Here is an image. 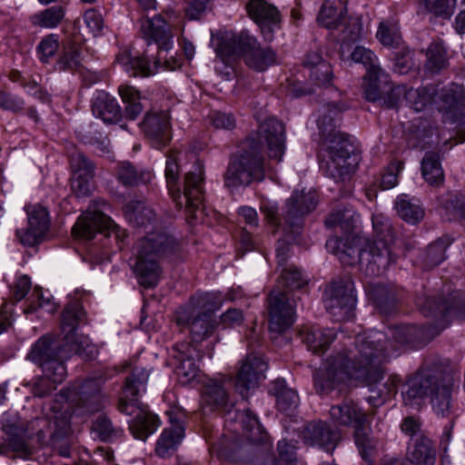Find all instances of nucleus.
<instances>
[{
  "label": "nucleus",
  "mask_w": 465,
  "mask_h": 465,
  "mask_svg": "<svg viewBox=\"0 0 465 465\" xmlns=\"http://www.w3.org/2000/svg\"><path fill=\"white\" fill-rule=\"evenodd\" d=\"M460 381V371L450 362H441L418 372L407 382V389L402 391L406 405L424 396L430 398L434 413L441 418H452L458 409L453 396Z\"/></svg>",
  "instance_id": "nucleus-4"
},
{
  "label": "nucleus",
  "mask_w": 465,
  "mask_h": 465,
  "mask_svg": "<svg viewBox=\"0 0 465 465\" xmlns=\"http://www.w3.org/2000/svg\"><path fill=\"white\" fill-rule=\"evenodd\" d=\"M223 302L220 294L214 292H205L193 296L189 302L181 306L175 312L177 324H188L195 312L213 314L218 310Z\"/></svg>",
  "instance_id": "nucleus-25"
},
{
  "label": "nucleus",
  "mask_w": 465,
  "mask_h": 465,
  "mask_svg": "<svg viewBox=\"0 0 465 465\" xmlns=\"http://www.w3.org/2000/svg\"><path fill=\"white\" fill-rule=\"evenodd\" d=\"M59 42L54 35H50L42 39L37 46L41 62L45 64L48 63L49 59L57 52Z\"/></svg>",
  "instance_id": "nucleus-61"
},
{
  "label": "nucleus",
  "mask_w": 465,
  "mask_h": 465,
  "mask_svg": "<svg viewBox=\"0 0 465 465\" xmlns=\"http://www.w3.org/2000/svg\"><path fill=\"white\" fill-rule=\"evenodd\" d=\"M94 175L74 174L71 188L76 197H85L91 193L92 180Z\"/></svg>",
  "instance_id": "nucleus-62"
},
{
  "label": "nucleus",
  "mask_w": 465,
  "mask_h": 465,
  "mask_svg": "<svg viewBox=\"0 0 465 465\" xmlns=\"http://www.w3.org/2000/svg\"><path fill=\"white\" fill-rule=\"evenodd\" d=\"M70 164L74 174L94 175V163L82 152L70 154Z\"/></svg>",
  "instance_id": "nucleus-56"
},
{
  "label": "nucleus",
  "mask_w": 465,
  "mask_h": 465,
  "mask_svg": "<svg viewBox=\"0 0 465 465\" xmlns=\"http://www.w3.org/2000/svg\"><path fill=\"white\" fill-rule=\"evenodd\" d=\"M116 178L123 185L134 187L147 183L151 180V173L130 162H122L117 166Z\"/></svg>",
  "instance_id": "nucleus-39"
},
{
  "label": "nucleus",
  "mask_w": 465,
  "mask_h": 465,
  "mask_svg": "<svg viewBox=\"0 0 465 465\" xmlns=\"http://www.w3.org/2000/svg\"><path fill=\"white\" fill-rule=\"evenodd\" d=\"M346 7L341 0H326L319 12L317 21L328 29H338L346 16Z\"/></svg>",
  "instance_id": "nucleus-34"
},
{
  "label": "nucleus",
  "mask_w": 465,
  "mask_h": 465,
  "mask_svg": "<svg viewBox=\"0 0 465 465\" xmlns=\"http://www.w3.org/2000/svg\"><path fill=\"white\" fill-rule=\"evenodd\" d=\"M325 246L343 265L359 264L361 269L364 247L361 246L360 239L349 235L345 238L332 237L327 240Z\"/></svg>",
  "instance_id": "nucleus-26"
},
{
  "label": "nucleus",
  "mask_w": 465,
  "mask_h": 465,
  "mask_svg": "<svg viewBox=\"0 0 465 465\" xmlns=\"http://www.w3.org/2000/svg\"><path fill=\"white\" fill-rule=\"evenodd\" d=\"M202 399L203 408H209L210 411L223 410L231 414L232 411L233 403L229 400L223 381L210 380L203 389Z\"/></svg>",
  "instance_id": "nucleus-31"
},
{
  "label": "nucleus",
  "mask_w": 465,
  "mask_h": 465,
  "mask_svg": "<svg viewBox=\"0 0 465 465\" xmlns=\"http://www.w3.org/2000/svg\"><path fill=\"white\" fill-rule=\"evenodd\" d=\"M81 48L75 44H68L64 46L56 64L55 70L60 72H75L82 67Z\"/></svg>",
  "instance_id": "nucleus-45"
},
{
  "label": "nucleus",
  "mask_w": 465,
  "mask_h": 465,
  "mask_svg": "<svg viewBox=\"0 0 465 465\" xmlns=\"http://www.w3.org/2000/svg\"><path fill=\"white\" fill-rule=\"evenodd\" d=\"M364 82L365 98L369 102L380 104L386 89L389 88V74L382 69L372 67L364 76Z\"/></svg>",
  "instance_id": "nucleus-32"
},
{
  "label": "nucleus",
  "mask_w": 465,
  "mask_h": 465,
  "mask_svg": "<svg viewBox=\"0 0 465 465\" xmlns=\"http://www.w3.org/2000/svg\"><path fill=\"white\" fill-rule=\"evenodd\" d=\"M150 371L144 367L135 366L125 378L122 396L119 399L118 411L131 417L129 430L132 435L145 440L160 425L159 418L152 413L139 398L146 391Z\"/></svg>",
  "instance_id": "nucleus-7"
},
{
  "label": "nucleus",
  "mask_w": 465,
  "mask_h": 465,
  "mask_svg": "<svg viewBox=\"0 0 465 465\" xmlns=\"http://www.w3.org/2000/svg\"><path fill=\"white\" fill-rule=\"evenodd\" d=\"M376 239L367 242L362 253L361 271L369 277L383 275L398 255L394 244V233L389 221L381 217L372 219Z\"/></svg>",
  "instance_id": "nucleus-13"
},
{
  "label": "nucleus",
  "mask_w": 465,
  "mask_h": 465,
  "mask_svg": "<svg viewBox=\"0 0 465 465\" xmlns=\"http://www.w3.org/2000/svg\"><path fill=\"white\" fill-rule=\"evenodd\" d=\"M119 94L124 104V114L114 97L106 92L100 91L97 92L92 102L94 115L102 119L105 124H117L123 117L132 121L135 120L143 110L139 91L130 85H121Z\"/></svg>",
  "instance_id": "nucleus-14"
},
{
  "label": "nucleus",
  "mask_w": 465,
  "mask_h": 465,
  "mask_svg": "<svg viewBox=\"0 0 465 465\" xmlns=\"http://www.w3.org/2000/svg\"><path fill=\"white\" fill-rule=\"evenodd\" d=\"M377 37L383 45L393 46L401 43V35L395 25L381 23Z\"/></svg>",
  "instance_id": "nucleus-58"
},
{
  "label": "nucleus",
  "mask_w": 465,
  "mask_h": 465,
  "mask_svg": "<svg viewBox=\"0 0 465 465\" xmlns=\"http://www.w3.org/2000/svg\"><path fill=\"white\" fill-rule=\"evenodd\" d=\"M306 283L307 281L302 277V272L296 267L291 266L282 269L281 278L276 288L280 289L281 286H283L286 288L283 292L294 294V290L302 288Z\"/></svg>",
  "instance_id": "nucleus-51"
},
{
  "label": "nucleus",
  "mask_w": 465,
  "mask_h": 465,
  "mask_svg": "<svg viewBox=\"0 0 465 465\" xmlns=\"http://www.w3.org/2000/svg\"><path fill=\"white\" fill-rule=\"evenodd\" d=\"M299 335L309 351L316 355H322L338 338V331L333 328L303 327Z\"/></svg>",
  "instance_id": "nucleus-30"
},
{
  "label": "nucleus",
  "mask_w": 465,
  "mask_h": 465,
  "mask_svg": "<svg viewBox=\"0 0 465 465\" xmlns=\"http://www.w3.org/2000/svg\"><path fill=\"white\" fill-rule=\"evenodd\" d=\"M141 127L155 149L165 147L172 139L170 116L166 112H149L145 114Z\"/></svg>",
  "instance_id": "nucleus-23"
},
{
  "label": "nucleus",
  "mask_w": 465,
  "mask_h": 465,
  "mask_svg": "<svg viewBox=\"0 0 465 465\" xmlns=\"http://www.w3.org/2000/svg\"><path fill=\"white\" fill-rule=\"evenodd\" d=\"M456 0H425L426 9L437 16L450 17Z\"/></svg>",
  "instance_id": "nucleus-59"
},
{
  "label": "nucleus",
  "mask_w": 465,
  "mask_h": 465,
  "mask_svg": "<svg viewBox=\"0 0 465 465\" xmlns=\"http://www.w3.org/2000/svg\"><path fill=\"white\" fill-rule=\"evenodd\" d=\"M269 392L276 398L278 410L287 415H292L299 405V396L286 386L283 380H276L272 382Z\"/></svg>",
  "instance_id": "nucleus-35"
},
{
  "label": "nucleus",
  "mask_w": 465,
  "mask_h": 465,
  "mask_svg": "<svg viewBox=\"0 0 465 465\" xmlns=\"http://www.w3.org/2000/svg\"><path fill=\"white\" fill-rule=\"evenodd\" d=\"M92 430L102 441H113L120 438L124 432L122 429L115 428L111 420L104 414L93 421Z\"/></svg>",
  "instance_id": "nucleus-49"
},
{
  "label": "nucleus",
  "mask_w": 465,
  "mask_h": 465,
  "mask_svg": "<svg viewBox=\"0 0 465 465\" xmlns=\"http://www.w3.org/2000/svg\"><path fill=\"white\" fill-rule=\"evenodd\" d=\"M141 33L146 40L147 45L154 43L157 45L159 53L151 65L147 52L142 56H132L130 53L124 52L116 58L117 63L123 66L124 71L131 76H150L154 74L159 67L165 70H174L179 67L181 63L176 58L171 56H162L163 52H168L172 46L171 30L165 20L161 15H155L151 19L142 21Z\"/></svg>",
  "instance_id": "nucleus-6"
},
{
  "label": "nucleus",
  "mask_w": 465,
  "mask_h": 465,
  "mask_svg": "<svg viewBox=\"0 0 465 465\" xmlns=\"http://www.w3.org/2000/svg\"><path fill=\"white\" fill-rule=\"evenodd\" d=\"M216 54L225 64L242 57L245 64L256 71L266 70L276 59L272 48H262L256 37L247 31L222 38Z\"/></svg>",
  "instance_id": "nucleus-12"
},
{
  "label": "nucleus",
  "mask_w": 465,
  "mask_h": 465,
  "mask_svg": "<svg viewBox=\"0 0 465 465\" xmlns=\"http://www.w3.org/2000/svg\"><path fill=\"white\" fill-rule=\"evenodd\" d=\"M343 107L338 103L324 105L318 120L320 134L327 146V160L321 164L323 173L336 182L345 180L358 162L356 146L351 137L338 130Z\"/></svg>",
  "instance_id": "nucleus-5"
},
{
  "label": "nucleus",
  "mask_w": 465,
  "mask_h": 465,
  "mask_svg": "<svg viewBox=\"0 0 465 465\" xmlns=\"http://www.w3.org/2000/svg\"><path fill=\"white\" fill-rule=\"evenodd\" d=\"M285 128L274 117L264 120L259 126L257 136H249L242 144L241 153L231 160L224 173L228 188L248 186L252 182H262L265 175L262 142L267 145L268 155L280 161L285 150Z\"/></svg>",
  "instance_id": "nucleus-3"
},
{
  "label": "nucleus",
  "mask_w": 465,
  "mask_h": 465,
  "mask_svg": "<svg viewBox=\"0 0 465 465\" xmlns=\"http://www.w3.org/2000/svg\"><path fill=\"white\" fill-rule=\"evenodd\" d=\"M403 100L411 104L415 111H421L428 102L421 97L420 90L407 89L406 85L391 86L390 83L379 104L388 109L396 108Z\"/></svg>",
  "instance_id": "nucleus-28"
},
{
  "label": "nucleus",
  "mask_w": 465,
  "mask_h": 465,
  "mask_svg": "<svg viewBox=\"0 0 465 465\" xmlns=\"http://www.w3.org/2000/svg\"><path fill=\"white\" fill-rule=\"evenodd\" d=\"M64 15V10L61 6H52L38 15V25L47 28L55 27L63 19Z\"/></svg>",
  "instance_id": "nucleus-60"
},
{
  "label": "nucleus",
  "mask_w": 465,
  "mask_h": 465,
  "mask_svg": "<svg viewBox=\"0 0 465 465\" xmlns=\"http://www.w3.org/2000/svg\"><path fill=\"white\" fill-rule=\"evenodd\" d=\"M165 179L169 193L177 206L185 205V209L192 215L200 208L204 199V166L202 161L197 160L183 177V193L178 186L179 165L176 156L173 153L167 155L165 163Z\"/></svg>",
  "instance_id": "nucleus-10"
},
{
  "label": "nucleus",
  "mask_w": 465,
  "mask_h": 465,
  "mask_svg": "<svg viewBox=\"0 0 465 465\" xmlns=\"http://www.w3.org/2000/svg\"><path fill=\"white\" fill-rule=\"evenodd\" d=\"M249 16L264 32L272 33L274 27L281 23L279 10L265 0H250L246 5Z\"/></svg>",
  "instance_id": "nucleus-29"
},
{
  "label": "nucleus",
  "mask_w": 465,
  "mask_h": 465,
  "mask_svg": "<svg viewBox=\"0 0 465 465\" xmlns=\"http://www.w3.org/2000/svg\"><path fill=\"white\" fill-rule=\"evenodd\" d=\"M104 381L102 377L86 379L74 383L68 391H62L49 403L47 417L53 421L54 429L62 427L64 420L70 427L71 414L68 411L67 401H71L74 411L80 415L97 412L104 408V397L102 387Z\"/></svg>",
  "instance_id": "nucleus-9"
},
{
  "label": "nucleus",
  "mask_w": 465,
  "mask_h": 465,
  "mask_svg": "<svg viewBox=\"0 0 465 465\" xmlns=\"http://www.w3.org/2000/svg\"><path fill=\"white\" fill-rule=\"evenodd\" d=\"M332 422L337 426L351 427L354 431L359 428L369 427L370 413L364 411L352 400H344L332 405L329 411Z\"/></svg>",
  "instance_id": "nucleus-24"
},
{
  "label": "nucleus",
  "mask_w": 465,
  "mask_h": 465,
  "mask_svg": "<svg viewBox=\"0 0 465 465\" xmlns=\"http://www.w3.org/2000/svg\"><path fill=\"white\" fill-rule=\"evenodd\" d=\"M67 421L62 422V427L54 430L51 435L50 442L52 448L61 457L70 458L72 456L73 440L71 437V426H67Z\"/></svg>",
  "instance_id": "nucleus-46"
},
{
  "label": "nucleus",
  "mask_w": 465,
  "mask_h": 465,
  "mask_svg": "<svg viewBox=\"0 0 465 465\" xmlns=\"http://www.w3.org/2000/svg\"><path fill=\"white\" fill-rule=\"evenodd\" d=\"M303 440L307 445L318 446L332 451L340 440V432L325 421H312L303 430Z\"/></svg>",
  "instance_id": "nucleus-27"
},
{
  "label": "nucleus",
  "mask_w": 465,
  "mask_h": 465,
  "mask_svg": "<svg viewBox=\"0 0 465 465\" xmlns=\"http://www.w3.org/2000/svg\"><path fill=\"white\" fill-rule=\"evenodd\" d=\"M341 44H349L359 40L362 35V25L358 17H347L341 25Z\"/></svg>",
  "instance_id": "nucleus-55"
},
{
  "label": "nucleus",
  "mask_w": 465,
  "mask_h": 465,
  "mask_svg": "<svg viewBox=\"0 0 465 465\" xmlns=\"http://www.w3.org/2000/svg\"><path fill=\"white\" fill-rule=\"evenodd\" d=\"M241 419V423L247 439L254 444L267 443L269 437L262 427L258 417L249 409L236 414Z\"/></svg>",
  "instance_id": "nucleus-41"
},
{
  "label": "nucleus",
  "mask_w": 465,
  "mask_h": 465,
  "mask_svg": "<svg viewBox=\"0 0 465 465\" xmlns=\"http://www.w3.org/2000/svg\"><path fill=\"white\" fill-rule=\"evenodd\" d=\"M280 229L282 230L283 238L278 240L275 252L278 265L283 267L290 256L291 244L297 242L299 235H295V238L292 239V232L284 223H282Z\"/></svg>",
  "instance_id": "nucleus-53"
},
{
  "label": "nucleus",
  "mask_w": 465,
  "mask_h": 465,
  "mask_svg": "<svg viewBox=\"0 0 465 465\" xmlns=\"http://www.w3.org/2000/svg\"><path fill=\"white\" fill-rule=\"evenodd\" d=\"M267 369V361L259 353H250L242 361L236 375L235 389L242 398H247L249 391L265 378Z\"/></svg>",
  "instance_id": "nucleus-20"
},
{
  "label": "nucleus",
  "mask_w": 465,
  "mask_h": 465,
  "mask_svg": "<svg viewBox=\"0 0 465 465\" xmlns=\"http://www.w3.org/2000/svg\"><path fill=\"white\" fill-rule=\"evenodd\" d=\"M367 428L357 429L354 431V439L361 458L370 463L376 452L377 441L366 431Z\"/></svg>",
  "instance_id": "nucleus-50"
},
{
  "label": "nucleus",
  "mask_w": 465,
  "mask_h": 465,
  "mask_svg": "<svg viewBox=\"0 0 465 465\" xmlns=\"http://www.w3.org/2000/svg\"><path fill=\"white\" fill-rule=\"evenodd\" d=\"M323 303L336 321L350 319L356 304L353 281L350 277L333 281L324 292Z\"/></svg>",
  "instance_id": "nucleus-16"
},
{
  "label": "nucleus",
  "mask_w": 465,
  "mask_h": 465,
  "mask_svg": "<svg viewBox=\"0 0 465 465\" xmlns=\"http://www.w3.org/2000/svg\"><path fill=\"white\" fill-rule=\"evenodd\" d=\"M421 173L425 181L432 186H440L444 182V172L438 153L427 152L421 162Z\"/></svg>",
  "instance_id": "nucleus-43"
},
{
  "label": "nucleus",
  "mask_w": 465,
  "mask_h": 465,
  "mask_svg": "<svg viewBox=\"0 0 465 465\" xmlns=\"http://www.w3.org/2000/svg\"><path fill=\"white\" fill-rule=\"evenodd\" d=\"M178 325L182 327H189L192 338L191 343L196 345L213 333L217 326V322L213 317H211V314L201 313L198 312H195L188 324Z\"/></svg>",
  "instance_id": "nucleus-36"
},
{
  "label": "nucleus",
  "mask_w": 465,
  "mask_h": 465,
  "mask_svg": "<svg viewBox=\"0 0 465 465\" xmlns=\"http://www.w3.org/2000/svg\"><path fill=\"white\" fill-rule=\"evenodd\" d=\"M355 222V213L353 211L349 209L337 210L331 213L325 219V224L327 227L339 225L341 229L346 232L352 231Z\"/></svg>",
  "instance_id": "nucleus-52"
},
{
  "label": "nucleus",
  "mask_w": 465,
  "mask_h": 465,
  "mask_svg": "<svg viewBox=\"0 0 465 465\" xmlns=\"http://www.w3.org/2000/svg\"><path fill=\"white\" fill-rule=\"evenodd\" d=\"M426 69L431 74H438L449 65L447 49L441 41H433L427 48Z\"/></svg>",
  "instance_id": "nucleus-44"
},
{
  "label": "nucleus",
  "mask_w": 465,
  "mask_h": 465,
  "mask_svg": "<svg viewBox=\"0 0 465 465\" xmlns=\"http://www.w3.org/2000/svg\"><path fill=\"white\" fill-rule=\"evenodd\" d=\"M395 206L400 217L409 223L415 224L424 216V211L420 205L406 194L397 198Z\"/></svg>",
  "instance_id": "nucleus-48"
},
{
  "label": "nucleus",
  "mask_w": 465,
  "mask_h": 465,
  "mask_svg": "<svg viewBox=\"0 0 465 465\" xmlns=\"http://www.w3.org/2000/svg\"><path fill=\"white\" fill-rule=\"evenodd\" d=\"M395 348L381 331L358 334L340 341L323 366L314 373L317 393L329 394L346 378L363 382L371 392L367 398L372 408L385 403L397 392L396 384L384 381L382 363L391 357Z\"/></svg>",
  "instance_id": "nucleus-1"
},
{
  "label": "nucleus",
  "mask_w": 465,
  "mask_h": 465,
  "mask_svg": "<svg viewBox=\"0 0 465 465\" xmlns=\"http://www.w3.org/2000/svg\"><path fill=\"white\" fill-rule=\"evenodd\" d=\"M106 232L107 235L114 234L118 243L123 242L126 233L109 216L102 211H86L77 220L72 228L75 238L92 240L97 232Z\"/></svg>",
  "instance_id": "nucleus-17"
},
{
  "label": "nucleus",
  "mask_w": 465,
  "mask_h": 465,
  "mask_svg": "<svg viewBox=\"0 0 465 465\" xmlns=\"http://www.w3.org/2000/svg\"><path fill=\"white\" fill-rule=\"evenodd\" d=\"M452 241L450 236L444 235L430 243L423 255L424 265L431 269L440 264L446 259L445 252Z\"/></svg>",
  "instance_id": "nucleus-47"
},
{
  "label": "nucleus",
  "mask_w": 465,
  "mask_h": 465,
  "mask_svg": "<svg viewBox=\"0 0 465 465\" xmlns=\"http://www.w3.org/2000/svg\"><path fill=\"white\" fill-rule=\"evenodd\" d=\"M27 227L16 230V236L24 245L34 246L41 242L50 227L47 209L39 204L25 207Z\"/></svg>",
  "instance_id": "nucleus-21"
},
{
  "label": "nucleus",
  "mask_w": 465,
  "mask_h": 465,
  "mask_svg": "<svg viewBox=\"0 0 465 465\" xmlns=\"http://www.w3.org/2000/svg\"><path fill=\"white\" fill-rule=\"evenodd\" d=\"M408 460L415 465H433L436 460V450L432 441L425 437L417 438L408 451Z\"/></svg>",
  "instance_id": "nucleus-38"
},
{
  "label": "nucleus",
  "mask_w": 465,
  "mask_h": 465,
  "mask_svg": "<svg viewBox=\"0 0 465 465\" xmlns=\"http://www.w3.org/2000/svg\"><path fill=\"white\" fill-rule=\"evenodd\" d=\"M318 196L315 191L294 190L289 199L286 200L282 213H279L277 203L263 201L260 210L268 223L276 231L280 230L282 223L286 224L292 232V239L300 235L303 226L304 216L312 213L317 206Z\"/></svg>",
  "instance_id": "nucleus-11"
},
{
  "label": "nucleus",
  "mask_w": 465,
  "mask_h": 465,
  "mask_svg": "<svg viewBox=\"0 0 465 465\" xmlns=\"http://www.w3.org/2000/svg\"><path fill=\"white\" fill-rule=\"evenodd\" d=\"M85 312L78 302L67 304L62 313V330L65 334H45L33 345L28 359L37 363L43 372L55 381H64L67 371L64 361L74 354L92 360L97 349L89 338L76 333L78 325L84 322Z\"/></svg>",
  "instance_id": "nucleus-2"
},
{
  "label": "nucleus",
  "mask_w": 465,
  "mask_h": 465,
  "mask_svg": "<svg viewBox=\"0 0 465 465\" xmlns=\"http://www.w3.org/2000/svg\"><path fill=\"white\" fill-rule=\"evenodd\" d=\"M439 109L442 113V121L454 124L460 132L465 133V93L459 84H451L442 90Z\"/></svg>",
  "instance_id": "nucleus-19"
},
{
  "label": "nucleus",
  "mask_w": 465,
  "mask_h": 465,
  "mask_svg": "<svg viewBox=\"0 0 465 465\" xmlns=\"http://www.w3.org/2000/svg\"><path fill=\"white\" fill-rule=\"evenodd\" d=\"M184 437L183 427L177 423L164 429L156 443L155 452L159 457L171 456Z\"/></svg>",
  "instance_id": "nucleus-37"
},
{
  "label": "nucleus",
  "mask_w": 465,
  "mask_h": 465,
  "mask_svg": "<svg viewBox=\"0 0 465 465\" xmlns=\"http://www.w3.org/2000/svg\"><path fill=\"white\" fill-rule=\"evenodd\" d=\"M393 71L399 74H407L413 66L412 53L410 50H401L394 54Z\"/></svg>",
  "instance_id": "nucleus-64"
},
{
  "label": "nucleus",
  "mask_w": 465,
  "mask_h": 465,
  "mask_svg": "<svg viewBox=\"0 0 465 465\" xmlns=\"http://www.w3.org/2000/svg\"><path fill=\"white\" fill-rule=\"evenodd\" d=\"M173 359L176 361V374L179 381L187 384L193 381L199 372V361L203 353L197 345L188 341L178 342L173 345Z\"/></svg>",
  "instance_id": "nucleus-22"
},
{
  "label": "nucleus",
  "mask_w": 465,
  "mask_h": 465,
  "mask_svg": "<svg viewBox=\"0 0 465 465\" xmlns=\"http://www.w3.org/2000/svg\"><path fill=\"white\" fill-rule=\"evenodd\" d=\"M445 292L443 291L437 296H418L416 299V305L423 316L434 320L435 334L444 330L451 320L465 318V293L458 290L447 291V295Z\"/></svg>",
  "instance_id": "nucleus-15"
},
{
  "label": "nucleus",
  "mask_w": 465,
  "mask_h": 465,
  "mask_svg": "<svg viewBox=\"0 0 465 465\" xmlns=\"http://www.w3.org/2000/svg\"><path fill=\"white\" fill-rule=\"evenodd\" d=\"M369 295L382 313L389 314L395 310L398 298L393 287L373 284L370 286Z\"/></svg>",
  "instance_id": "nucleus-40"
},
{
  "label": "nucleus",
  "mask_w": 465,
  "mask_h": 465,
  "mask_svg": "<svg viewBox=\"0 0 465 465\" xmlns=\"http://www.w3.org/2000/svg\"><path fill=\"white\" fill-rule=\"evenodd\" d=\"M295 294L282 292L279 288L271 291L268 297L270 330L282 332L290 328L295 320Z\"/></svg>",
  "instance_id": "nucleus-18"
},
{
  "label": "nucleus",
  "mask_w": 465,
  "mask_h": 465,
  "mask_svg": "<svg viewBox=\"0 0 465 465\" xmlns=\"http://www.w3.org/2000/svg\"><path fill=\"white\" fill-rule=\"evenodd\" d=\"M38 308L45 309L52 313L56 311V306L51 298H45L41 288H35L31 295V303L25 310V313H33Z\"/></svg>",
  "instance_id": "nucleus-57"
},
{
  "label": "nucleus",
  "mask_w": 465,
  "mask_h": 465,
  "mask_svg": "<svg viewBox=\"0 0 465 465\" xmlns=\"http://www.w3.org/2000/svg\"><path fill=\"white\" fill-rule=\"evenodd\" d=\"M340 57L343 61L351 60L354 63L362 64L366 67V74L370 73L372 67L374 69H381L377 64V56L374 53L361 45L351 50V45L341 44L340 47Z\"/></svg>",
  "instance_id": "nucleus-42"
},
{
  "label": "nucleus",
  "mask_w": 465,
  "mask_h": 465,
  "mask_svg": "<svg viewBox=\"0 0 465 465\" xmlns=\"http://www.w3.org/2000/svg\"><path fill=\"white\" fill-rule=\"evenodd\" d=\"M124 213L134 227H153L157 219L154 211L143 201H130L124 207Z\"/></svg>",
  "instance_id": "nucleus-33"
},
{
  "label": "nucleus",
  "mask_w": 465,
  "mask_h": 465,
  "mask_svg": "<svg viewBox=\"0 0 465 465\" xmlns=\"http://www.w3.org/2000/svg\"><path fill=\"white\" fill-rule=\"evenodd\" d=\"M62 381H55L53 378L47 377L45 373L43 377L36 378L32 386V393L35 397L43 398L49 395L55 390V384Z\"/></svg>",
  "instance_id": "nucleus-63"
},
{
  "label": "nucleus",
  "mask_w": 465,
  "mask_h": 465,
  "mask_svg": "<svg viewBox=\"0 0 465 465\" xmlns=\"http://www.w3.org/2000/svg\"><path fill=\"white\" fill-rule=\"evenodd\" d=\"M391 337L399 344L413 343L422 336L416 325H400L391 330Z\"/></svg>",
  "instance_id": "nucleus-54"
},
{
  "label": "nucleus",
  "mask_w": 465,
  "mask_h": 465,
  "mask_svg": "<svg viewBox=\"0 0 465 465\" xmlns=\"http://www.w3.org/2000/svg\"><path fill=\"white\" fill-rule=\"evenodd\" d=\"M134 272L140 285L155 287L162 276L160 260L176 256L180 252L177 240L163 231H153L141 238L135 245Z\"/></svg>",
  "instance_id": "nucleus-8"
}]
</instances>
